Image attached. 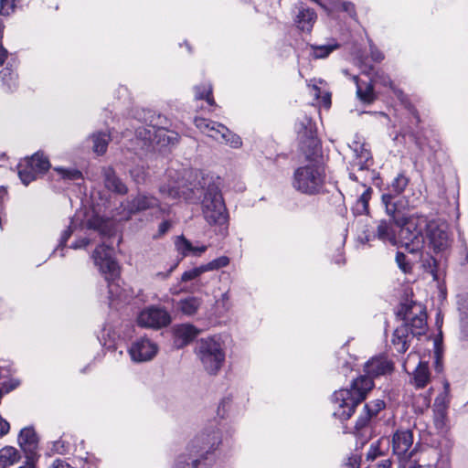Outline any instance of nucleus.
<instances>
[{
  "label": "nucleus",
  "instance_id": "47",
  "mask_svg": "<svg viewBox=\"0 0 468 468\" xmlns=\"http://www.w3.org/2000/svg\"><path fill=\"white\" fill-rule=\"evenodd\" d=\"M15 7V0H0V14L8 16Z\"/></svg>",
  "mask_w": 468,
  "mask_h": 468
},
{
  "label": "nucleus",
  "instance_id": "22",
  "mask_svg": "<svg viewBox=\"0 0 468 468\" xmlns=\"http://www.w3.org/2000/svg\"><path fill=\"white\" fill-rule=\"evenodd\" d=\"M17 441L24 452H32L37 447L38 438L32 427H26L20 431Z\"/></svg>",
  "mask_w": 468,
  "mask_h": 468
},
{
  "label": "nucleus",
  "instance_id": "2",
  "mask_svg": "<svg viewBox=\"0 0 468 468\" xmlns=\"http://www.w3.org/2000/svg\"><path fill=\"white\" fill-rule=\"evenodd\" d=\"M393 369V363L385 356H376L367 361L365 365L367 375L353 380L349 389L343 388L333 394L334 415L341 420H348L374 387L373 378L389 374Z\"/></svg>",
  "mask_w": 468,
  "mask_h": 468
},
{
  "label": "nucleus",
  "instance_id": "42",
  "mask_svg": "<svg viewBox=\"0 0 468 468\" xmlns=\"http://www.w3.org/2000/svg\"><path fill=\"white\" fill-rule=\"evenodd\" d=\"M224 135L225 136H223V139H222L221 143L228 144H229L233 148H239V147L241 146L242 141H241V138L239 135L233 133L229 130V134L225 133Z\"/></svg>",
  "mask_w": 468,
  "mask_h": 468
},
{
  "label": "nucleus",
  "instance_id": "20",
  "mask_svg": "<svg viewBox=\"0 0 468 468\" xmlns=\"http://www.w3.org/2000/svg\"><path fill=\"white\" fill-rule=\"evenodd\" d=\"M393 225L395 224L392 219L379 220L376 228L375 235L378 239L384 242H389L391 245L395 246L398 244V238Z\"/></svg>",
  "mask_w": 468,
  "mask_h": 468
},
{
  "label": "nucleus",
  "instance_id": "43",
  "mask_svg": "<svg viewBox=\"0 0 468 468\" xmlns=\"http://www.w3.org/2000/svg\"><path fill=\"white\" fill-rule=\"evenodd\" d=\"M396 262L399 268L404 272L411 271V264L407 261L406 255L403 252L398 251L396 254Z\"/></svg>",
  "mask_w": 468,
  "mask_h": 468
},
{
  "label": "nucleus",
  "instance_id": "27",
  "mask_svg": "<svg viewBox=\"0 0 468 468\" xmlns=\"http://www.w3.org/2000/svg\"><path fill=\"white\" fill-rule=\"evenodd\" d=\"M27 164L30 165L38 175L46 173L49 167L50 163L42 153H36L31 157L25 159Z\"/></svg>",
  "mask_w": 468,
  "mask_h": 468
},
{
  "label": "nucleus",
  "instance_id": "62",
  "mask_svg": "<svg viewBox=\"0 0 468 468\" xmlns=\"http://www.w3.org/2000/svg\"><path fill=\"white\" fill-rule=\"evenodd\" d=\"M323 101H324V104L330 105V103H331L330 95H329V94H326V95L323 98Z\"/></svg>",
  "mask_w": 468,
  "mask_h": 468
},
{
  "label": "nucleus",
  "instance_id": "10",
  "mask_svg": "<svg viewBox=\"0 0 468 468\" xmlns=\"http://www.w3.org/2000/svg\"><path fill=\"white\" fill-rule=\"evenodd\" d=\"M301 147L307 156L316 154L320 150V142L315 134V130L311 118L304 116L296 124Z\"/></svg>",
  "mask_w": 468,
  "mask_h": 468
},
{
  "label": "nucleus",
  "instance_id": "58",
  "mask_svg": "<svg viewBox=\"0 0 468 468\" xmlns=\"http://www.w3.org/2000/svg\"><path fill=\"white\" fill-rule=\"evenodd\" d=\"M7 57V50L0 45V66L3 65Z\"/></svg>",
  "mask_w": 468,
  "mask_h": 468
},
{
  "label": "nucleus",
  "instance_id": "1",
  "mask_svg": "<svg viewBox=\"0 0 468 468\" xmlns=\"http://www.w3.org/2000/svg\"><path fill=\"white\" fill-rule=\"evenodd\" d=\"M218 180V177L200 172L188 185H163L160 192L171 198L183 197L189 203H200L204 218L209 225L227 229L229 216Z\"/></svg>",
  "mask_w": 468,
  "mask_h": 468
},
{
  "label": "nucleus",
  "instance_id": "13",
  "mask_svg": "<svg viewBox=\"0 0 468 468\" xmlns=\"http://www.w3.org/2000/svg\"><path fill=\"white\" fill-rule=\"evenodd\" d=\"M136 135L138 138L144 142V144H174L177 140V134L169 133L162 127H156L155 125H149L147 127H140L136 130Z\"/></svg>",
  "mask_w": 468,
  "mask_h": 468
},
{
  "label": "nucleus",
  "instance_id": "25",
  "mask_svg": "<svg viewBox=\"0 0 468 468\" xmlns=\"http://www.w3.org/2000/svg\"><path fill=\"white\" fill-rule=\"evenodd\" d=\"M202 300L198 297L189 296L181 299L178 303V309L186 315H194L201 305Z\"/></svg>",
  "mask_w": 468,
  "mask_h": 468
},
{
  "label": "nucleus",
  "instance_id": "39",
  "mask_svg": "<svg viewBox=\"0 0 468 468\" xmlns=\"http://www.w3.org/2000/svg\"><path fill=\"white\" fill-rule=\"evenodd\" d=\"M204 272H207L204 264L200 265L198 267L193 268L191 270L186 271L181 276V282H186L192 281V280L199 277Z\"/></svg>",
  "mask_w": 468,
  "mask_h": 468
},
{
  "label": "nucleus",
  "instance_id": "52",
  "mask_svg": "<svg viewBox=\"0 0 468 468\" xmlns=\"http://www.w3.org/2000/svg\"><path fill=\"white\" fill-rule=\"evenodd\" d=\"M342 9L345 12L348 13L350 15V16L356 17V10H355V5L351 2H344L342 4Z\"/></svg>",
  "mask_w": 468,
  "mask_h": 468
},
{
  "label": "nucleus",
  "instance_id": "33",
  "mask_svg": "<svg viewBox=\"0 0 468 468\" xmlns=\"http://www.w3.org/2000/svg\"><path fill=\"white\" fill-rule=\"evenodd\" d=\"M0 76L8 91H12L16 87L17 75L10 66H6L1 70Z\"/></svg>",
  "mask_w": 468,
  "mask_h": 468
},
{
  "label": "nucleus",
  "instance_id": "38",
  "mask_svg": "<svg viewBox=\"0 0 468 468\" xmlns=\"http://www.w3.org/2000/svg\"><path fill=\"white\" fill-rule=\"evenodd\" d=\"M54 170L57 171L59 175H61L62 178H64V179H68V180L82 179V173L78 169H74V168L66 169V168H62V167H56Z\"/></svg>",
  "mask_w": 468,
  "mask_h": 468
},
{
  "label": "nucleus",
  "instance_id": "56",
  "mask_svg": "<svg viewBox=\"0 0 468 468\" xmlns=\"http://www.w3.org/2000/svg\"><path fill=\"white\" fill-rule=\"evenodd\" d=\"M380 454L379 452H378V448L377 447H374L373 445H371L370 447V450L368 451V452L367 453V458L369 460H375L377 458V456Z\"/></svg>",
  "mask_w": 468,
  "mask_h": 468
},
{
  "label": "nucleus",
  "instance_id": "51",
  "mask_svg": "<svg viewBox=\"0 0 468 468\" xmlns=\"http://www.w3.org/2000/svg\"><path fill=\"white\" fill-rule=\"evenodd\" d=\"M10 425L7 420H5L1 415H0V438L4 437L9 432Z\"/></svg>",
  "mask_w": 468,
  "mask_h": 468
},
{
  "label": "nucleus",
  "instance_id": "21",
  "mask_svg": "<svg viewBox=\"0 0 468 468\" xmlns=\"http://www.w3.org/2000/svg\"><path fill=\"white\" fill-rule=\"evenodd\" d=\"M315 20L316 14L313 9L303 5H299L295 22L301 30L311 31Z\"/></svg>",
  "mask_w": 468,
  "mask_h": 468
},
{
  "label": "nucleus",
  "instance_id": "60",
  "mask_svg": "<svg viewBox=\"0 0 468 468\" xmlns=\"http://www.w3.org/2000/svg\"><path fill=\"white\" fill-rule=\"evenodd\" d=\"M7 195V190L5 187L0 188V201H2V207H4V199Z\"/></svg>",
  "mask_w": 468,
  "mask_h": 468
},
{
  "label": "nucleus",
  "instance_id": "15",
  "mask_svg": "<svg viewBox=\"0 0 468 468\" xmlns=\"http://www.w3.org/2000/svg\"><path fill=\"white\" fill-rule=\"evenodd\" d=\"M129 210L131 213H139L147 210H151L153 213L163 212L159 200L155 197L146 194H138L134 197L129 202Z\"/></svg>",
  "mask_w": 468,
  "mask_h": 468
},
{
  "label": "nucleus",
  "instance_id": "8",
  "mask_svg": "<svg viewBox=\"0 0 468 468\" xmlns=\"http://www.w3.org/2000/svg\"><path fill=\"white\" fill-rule=\"evenodd\" d=\"M354 154V157L350 162L351 171L349 177L353 181L360 182L366 186L367 176L374 177L375 171L371 169L374 161L369 149L365 143L355 140L349 144Z\"/></svg>",
  "mask_w": 468,
  "mask_h": 468
},
{
  "label": "nucleus",
  "instance_id": "63",
  "mask_svg": "<svg viewBox=\"0 0 468 468\" xmlns=\"http://www.w3.org/2000/svg\"><path fill=\"white\" fill-rule=\"evenodd\" d=\"M228 300H229L228 293L227 292L223 293L222 296H221V301L222 302H227Z\"/></svg>",
  "mask_w": 468,
  "mask_h": 468
},
{
  "label": "nucleus",
  "instance_id": "34",
  "mask_svg": "<svg viewBox=\"0 0 468 468\" xmlns=\"http://www.w3.org/2000/svg\"><path fill=\"white\" fill-rule=\"evenodd\" d=\"M196 91V99L197 100H206L209 105H214L215 101L212 97V87L210 84H204L201 86H197L195 88Z\"/></svg>",
  "mask_w": 468,
  "mask_h": 468
},
{
  "label": "nucleus",
  "instance_id": "46",
  "mask_svg": "<svg viewBox=\"0 0 468 468\" xmlns=\"http://www.w3.org/2000/svg\"><path fill=\"white\" fill-rule=\"evenodd\" d=\"M446 411L445 409H439L434 415V423L438 429L445 426Z\"/></svg>",
  "mask_w": 468,
  "mask_h": 468
},
{
  "label": "nucleus",
  "instance_id": "4",
  "mask_svg": "<svg viewBox=\"0 0 468 468\" xmlns=\"http://www.w3.org/2000/svg\"><path fill=\"white\" fill-rule=\"evenodd\" d=\"M221 441L218 431H210L196 437L188 446L189 453L177 457L174 468H197L218 448Z\"/></svg>",
  "mask_w": 468,
  "mask_h": 468
},
{
  "label": "nucleus",
  "instance_id": "41",
  "mask_svg": "<svg viewBox=\"0 0 468 468\" xmlns=\"http://www.w3.org/2000/svg\"><path fill=\"white\" fill-rule=\"evenodd\" d=\"M70 450V444L62 440V439H59L56 441L53 442V445H52V448H51V452L53 453H58V454H66L69 452Z\"/></svg>",
  "mask_w": 468,
  "mask_h": 468
},
{
  "label": "nucleus",
  "instance_id": "36",
  "mask_svg": "<svg viewBox=\"0 0 468 468\" xmlns=\"http://www.w3.org/2000/svg\"><path fill=\"white\" fill-rule=\"evenodd\" d=\"M176 248L177 251L183 256L192 255L193 245L192 243L186 239L184 236H179L176 238L175 242Z\"/></svg>",
  "mask_w": 468,
  "mask_h": 468
},
{
  "label": "nucleus",
  "instance_id": "31",
  "mask_svg": "<svg viewBox=\"0 0 468 468\" xmlns=\"http://www.w3.org/2000/svg\"><path fill=\"white\" fill-rule=\"evenodd\" d=\"M176 336L182 340L181 345H187L198 334V330L191 324H182L176 329Z\"/></svg>",
  "mask_w": 468,
  "mask_h": 468
},
{
  "label": "nucleus",
  "instance_id": "19",
  "mask_svg": "<svg viewBox=\"0 0 468 468\" xmlns=\"http://www.w3.org/2000/svg\"><path fill=\"white\" fill-rule=\"evenodd\" d=\"M396 197L391 193H385L381 197L383 205L385 206L386 213L390 217L394 224L397 226L402 224L409 217H405L400 213L398 201L395 200Z\"/></svg>",
  "mask_w": 468,
  "mask_h": 468
},
{
  "label": "nucleus",
  "instance_id": "7",
  "mask_svg": "<svg viewBox=\"0 0 468 468\" xmlns=\"http://www.w3.org/2000/svg\"><path fill=\"white\" fill-rule=\"evenodd\" d=\"M196 353L204 369L209 375H216L225 362L222 343L215 337L202 338L197 343Z\"/></svg>",
  "mask_w": 468,
  "mask_h": 468
},
{
  "label": "nucleus",
  "instance_id": "57",
  "mask_svg": "<svg viewBox=\"0 0 468 468\" xmlns=\"http://www.w3.org/2000/svg\"><path fill=\"white\" fill-rule=\"evenodd\" d=\"M207 246H200V247L193 246L192 255L200 256L207 250Z\"/></svg>",
  "mask_w": 468,
  "mask_h": 468
},
{
  "label": "nucleus",
  "instance_id": "59",
  "mask_svg": "<svg viewBox=\"0 0 468 468\" xmlns=\"http://www.w3.org/2000/svg\"><path fill=\"white\" fill-rule=\"evenodd\" d=\"M347 465H350V468H358L359 463L356 457L350 458Z\"/></svg>",
  "mask_w": 468,
  "mask_h": 468
},
{
  "label": "nucleus",
  "instance_id": "32",
  "mask_svg": "<svg viewBox=\"0 0 468 468\" xmlns=\"http://www.w3.org/2000/svg\"><path fill=\"white\" fill-rule=\"evenodd\" d=\"M93 143L92 149L98 154H103L111 140L110 135L105 133H97L91 135Z\"/></svg>",
  "mask_w": 468,
  "mask_h": 468
},
{
  "label": "nucleus",
  "instance_id": "16",
  "mask_svg": "<svg viewBox=\"0 0 468 468\" xmlns=\"http://www.w3.org/2000/svg\"><path fill=\"white\" fill-rule=\"evenodd\" d=\"M425 230L427 231L429 244L435 252L442 251L449 246L448 233L435 223L428 222V227H426Z\"/></svg>",
  "mask_w": 468,
  "mask_h": 468
},
{
  "label": "nucleus",
  "instance_id": "50",
  "mask_svg": "<svg viewBox=\"0 0 468 468\" xmlns=\"http://www.w3.org/2000/svg\"><path fill=\"white\" fill-rule=\"evenodd\" d=\"M171 226L172 224L169 220L161 222L158 226V234L155 236V238L165 235L170 229Z\"/></svg>",
  "mask_w": 468,
  "mask_h": 468
},
{
  "label": "nucleus",
  "instance_id": "44",
  "mask_svg": "<svg viewBox=\"0 0 468 468\" xmlns=\"http://www.w3.org/2000/svg\"><path fill=\"white\" fill-rule=\"evenodd\" d=\"M225 133L229 134V128L219 122H217V126L214 127L211 133H208V136L221 143Z\"/></svg>",
  "mask_w": 468,
  "mask_h": 468
},
{
  "label": "nucleus",
  "instance_id": "6",
  "mask_svg": "<svg viewBox=\"0 0 468 468\" xmlns=\"http://www.w3.org/2000/svg\"><path fill=\"white\" fill-rule=\"evenodd\" d=\"M399 228L398 243L409 253H420L425 244L424 230L428 222L424 217H409L402 224L397 225Z\"/></svg>",
  "mask_w": 468,
  "mask_h": 468
},
{
  "label": "nucleus",
  "instance_id": "9",
  "mask_svg": "<svg viewBox=\"0 0 468 468\" xmlns=\"http://www.w3.org/2000/svg\"><path fill=\"white\" fill-rule=\"evenodd\" d=\"M113 248L105 244L99 245L93 252V260L100 271L108 282L109 294L112 298L118 296L115 280L120 275V270L113 257Z\"/></svg>",
  "mask_w": 468,
  "mask_h": 468
},
{
  "label": "nucleus",
  "instance_id": "64",
  "mask_svg": "<svg viewBox=\"0 0 468 468\" xmlns=\"http://www.w3.org/2000/svg\"><path fill=\"white\" fill-rule=\"evenodd\" d=\"M420 465L412 464L409 468H420Z\"/></svg>",
  "mask_w": 468,
  "mask_h": 468
},
{
  "label": "nucleus",
  "instance_id": "48",
  "mask_svg": "<svg viewBox=\"0 0 468 468\" xmlns=\"http://www.w3.org/2000/svg\"><path fill=\"white\" fill-rule=\"evenodd\" d=\"M370 57L376 62H380L384 59L383 53L377 48L371 40H369Z\"/></svg>",
  "mask_w": 468,
  "mask_h": 468
},
{
  "label": "nucleus",
  "instance_id": "45",
  "mask_svg": "<svg viewBox=\"0 0 468 468\" xmlns=\"http://www.w3.org/2000/svg\"><path fill=\"white\" fill-rule=\"evenodd\" d=\"M380 79V83L383 85V86H388L394 92V94L400 100V101H403L404 100V93L401 90L396 88L392 82V80H390L389 77L388 76H381L379 77Z\"/></svg>",
  "mask_w": 468,
  "mask_h": 468
},
{
  "label": "nucleus",
  "instance_id": "37",
  "mask_svg": "<svg viewBox=\"0 0 468 468\" xmlns=\"http://www.w3.org/2000/svg\"><path fill=\"white\" fill-rule=\"evenodd\" d=\"M194 122L197 128H198L203 133L207 134V136L208 133H211L214 127L217 126V122L201 117L195 118Z\"/></svg>",
  "mask_w": 468,
  "mask_h": 468
},
{
  "label": "nucleus",
  "instance_id": "29",
  "mask_svg": "<svg viewBox=\"0 0 468 468\" xmlns=\"http://www.w3.org/2000/svg\"><path fill=\"white\" fill-rule=\"evenodd\" d=\"M38 173L25 160L24 163L18 165V176L25 186L35 181Z\"/></svg>",
  "mask_w": 468,
  "mask_h": 468
},
{
  "label": "nucleus",
  "instance_id": "54",
  "mask_svg": "<svg viewBox=\"0 0 468 468\" xmlns=\"http://www.w3.org/2000/svg\"><path fill=\"white\" fill-rule=\"evenodd\" d=\"M50 468H75L64 460L57 459L53 462Z\"/></svg>",
  "mask_w": 468,
  "mask_h": 468
},
{
  "label": "nucleus",
  "instance_id": "40",
  "mask_svg": "<svg viewBox=\"0 0 468 468\" xmlns=\"http://www.w3.org/2000/svg\"><path fill=\"white\" fill-rule=\"evenodd\" d=\"M229 263V258L226 256H221L218 259L211 261L210 262H208L207 264H204V266L206 268V271H209L218 270L222 267L227 266Z\"/></svg>",
  "mask_w": 468,
  "mask_h": 468
},
{
  "label": "nucleus",
  "instance_id": "23",
  "mask_svg": "<svg viewBox=\"0 0 468 468\" xmlns=\"http://www.w3.org/2000/svg\"><path fill=\"white\" fill-rule=\"evenodd\" d=\"M356 95L361 101L369 104L375 101L376 95L374 92V86L371 81L365 82L356 78Z\"/></svg>",
  "mask_w": 468,
  "mask_h": 468
},
{
  "label": "nucleus",
  "instance_id": "3",
  "mask_svg": "<svg viewBox=\"0 0 468 468\" xmlns=\"http://www.w3.org/2000/svg\"><path fill=\"white\" fill-rule=\"evenodd\" d=\"M399 314L403 315L404 324L394 331L391 341L397 352L405 353L409 348V332L413 336L425 334L427 314L425 306L420 303L407 301L401 305Z\"/></svg>",
  "mask_w": 468,
  "mask_h": 468
},
{
  "label": "nucleus",
  "instance_id": "14",
  "mask_svg": "<svg viewBox=\"0 0 468 468\" xmlns=\"http://www.w3.org/2000/svg\"><path fill=\"white\" fill-rule=\"evenodd\" d=\"M157 346L147 338H141L133 343L129 354L133 361L145 362L153 359L156 353Z\"/></svg>",
  "mask_w": 468,
  "mask_h": 468
},
{
  "label": "nucleus",
  "instance_id": "30",
  "mask_svg": "<svg viewBox=\"0 0 468 468\" xmlns=\"http://www.w3.org/2000/svg\"><path fill=\"white\" fill-rule=\"evenodd\" d=\"M410 183V179L403 173L399 174L389 184L388 193L397 197L404 192Z\"/></svg>",
  "mask_w": 468,
  "mask_h": 468
},
{
  "label": "nucleus",
  "instance_id": "49",
  "mask_svg": "<svg viewBox=\"0 0 468 468\" xmlns=\"http://www.w3.org/2000/svg\"><path fill=\"white\" fill-rule=\"evenodd\" d=\"M73 233V229L71 226H69L63 232L59 239L58 247H64Z\"/></svg>",
  "mask_w": 468,
  "mask_h": 468
},
{
  "label": "nucleus",
  "instance_id": "17",
  "mask_svg": "<svg viewBox=\"0 0 468 468\" xmlns=\"http://www.w3.org/2000/svg\"><path fill=\"white\" fill-rule=\"evenodd\" d=\"M385 408V402L381 399H376L369 403L365 404L364 412L358 417L355 428L360 431L367 427L369 421L377 417L378 412Z\"/></svg>",
  "mask_w": 468,
  "mask_h": 468
},
{
  "label": "nucleus",
  "instance_id": "61",
  "mask_svg": "<svg viewBox=\"0 0 468 468\" xmlns=\"http://www.w3.org/2000/svg\"><path fill=\"white\" fill-rule=\"evenodd\" d=\"M462 334L465 337H468V324L466 323L462 324Z\"/></svg>",
  "mask_w": 468,
  "mask_h": 468
},
{
  "label": "nucleus",
  "instance_id": "28",
  "mask_svg": "<svg viewBox=\"0 0 468 468\" xmlns=\"http://www.w3.org/2000/svg\"><path fill=\"white\" fill-rule=\"evenodd\" d=\"M372 188L367 187L363 194L358 197L356 202L352 207L353 213L356 216L368 214V202L371 198Z\"/></svg>",
  "mask_w": 468,
  "mask_h": 468
},
{
  "label": "nucleus",
  "instance_id": "12",
  "mask_svg": "<svg viewBox=\"0 0 468 468\" xmlns=\"http://www.w3.org/2000/svg\"><path fill=\"white\" fill-rule=\"evenodd\" d=\"M392 451L399 460H409L412 457L415 448H413V433L410 430H398L392 436Z\"/></svg>",
  "mask_w": 468,
  "mask_h": 468
},
{
  "label": "nucleus",
  "instance_id": "11",
  "mask_svg": "<svg viewBox=\"0 0 468 468\" xmlns=\"http://www.w3.org/2000/svg\"><path fill=\"white\" fill-rule=\"evenodd\" d=\"M170 322V314L164 308L155 306L143 310L137 318L140 326L154 329L167 326Z\"/></svg>",
  "mask_w": 468,
  "mask_h": 468
},
{
  "label": "nucleus",
  "instance_id": "53",
  "mask_svg": "<svg viewBox=\"0 0 468 468\" xmlns=\"http://www.w3.org/2000/svg\"><path fill=\"white\" fill-rule=\"evenodd\" d=\"M369 468H391V461L388 458H385L370 465Z\"/></svg>",
  "mask_w": 468,
  "mask_h": 468
},
{
  "label": "nucleus",
  "instance_id": "5",
  "mask_svg": "<svg viewBox=\"0 0 468 468\" xmlns=\"http://www.w3.org/2000/svg\"><path fill=\"white\" fill-rule=\"evenodd\" d=\"M325 181L324 166L318 161H310L294 170L292 186L301 194L317 196L324 192Z\"/></svg>",
  "mask_w": 468,
  "mask_h": 468
},
{
  "label": "nucleus",
  "instance_id": "35",
  "mask_svg": "<svg viewBox=\"0 0 468 468\" xmlns=\"http://www.w3.org/2000/svg\"><path fill=\"white\" fill-rule=\"evenodd\" d=\"M337 45H322V46H311V55L314 58H324L333 50L337 48Z\"/></svg>",
  "mask_w": 468,
  "mask_h": 468
},
{
  "label": "nucleus",
  "instance_id": "18",
  "mask_svg": "<svg viewBox=\"0 0 468 468\" xmlns=\"http://www.w3.org/2000/svg\"><path fill=\"white\" fill-rule=\"evenodd\" d=\"M102 176L105 187L116 194L125 195L128 192L126 185L119 178L112 167L102 168Z\"/></svg>",
  "mask_w": 468,
  "mask_h": 468
},
{
  "label": "nucleus",
  "instance_id": "24",
  "mask_svg": "<svg viewBox=\"0 0 468 468\" xmlns=\"http://www.w3.org/2000/svg\"><path fill=\"white\" fill-rule=\"evenodd\" d=\"M21 459V454L13 446H5L0 450V467L5 468L14 465Z\"/></svg>",
  "mask_w": 468,
  "mask_h": 468
},
{
  "label": "nucleus",
  "instance_id": "26",
  "mask_svg": "<svg viewBox=\"0 0 468 468\" xmlns=\"http://www.w3.org/2000/svg\"><path fill=\"white\" fill-rule=\"evenodd\" d=\"M430 381V371L427 363L420 362L413 374V384L417 388H424Z\"/></svg>",
  "mask_w": 468,
  "mask_h": 468
},
{
  "label": "nucleus",
  "instance_id": "55",
  "mask_svg": "<svg viewBox=\"0 0 468 468\" xmlns=\"http://www.w3.org/2000/svg\"><path fill=\"white\" fill-rule=\"evenodd\" d=\"M90 243V240L88 239H81L78 241H75L72 245H71V248L73 249H80V248H85L89 245Z\"/></svg>",
  "mask_w": 468,
  "mask_h": 468
}]
</instances>
